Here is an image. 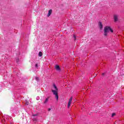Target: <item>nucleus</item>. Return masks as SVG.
I'll list each match as a JSON object with an SVG mask.
<instances>
[{"label":"nucleus","instance_id":"nucleus-15","mask_svg":"<svg viewBox=\"0 0 124 124\" xmlns=\"http://www.w3.org/2000/svg\"><path fill=\"white\" fill-rule=\"evenodd\" d=\"M35 116H37V114H32L33 117H35Z\"/></svg>","mask_w":124,"mask_h":124},{"label":"nucleus","instance_id":"nucleus-8","mask_svg":"<svg viewBox=\"0 0 124 124\" xmlns=\"http://www.w3.org/2000/svg\"><path fill=\"white\" fill-rule=\"evenodd\" d=\"M98 26L99 27L100 30H101L103 28L102 23H101V22H99Z\"/></svg>","mask_w":124,"mask_h":124},{"label":"nucleus","instance_id":"nucleus-18","mask_svg":"<svg viewBox=\"0 0 124 124\" xmlns=\"http://www.w3.org/2000/svg\"><path fill=\"white\" fill-rule=\"evenodd\" d=\"M48 111H51V108H48Z\"/></svg>","mask_w":124,"mask_h":124},{"label":"nucleus","instance_id":"nucleus-2","mask_svg":"<svg viewBox=\"0 0 124 124\" xmlns=\"http://www.w3.org/2000/svg\"><path fill=\"white\" fill-rule=\"evenodd\" d=\"M109 31L113 32V30H112L111 27L108 26H106L104 28V35H105L106 36H107L108 34V32H109Z\"/></svg>","mask_w":124,"mask_h":124},{"label":"nucleus","instance_id":"nucleus-6","mask_svg":"<svg viewBox=\"0 0 124 124\" xmlns=\"http://www.w3.org/2000/svg\"><path fill=\"white\" fill-rule=\"evenodd\" d=\"M55 69H56V70H58V71L60 70V69H61L60 68V66H59V65H55Z\"/></svg>","mask_w":124,"mask_h":124},{"label":"nucleus","instance_id":"nucleus-17","mask_svg":"<svg viewBox=\"0 0 124 124\" xmlns=\"http://www.w3.org/2000/svg\"><path fill=\"white\" fill-rule=\"evenodd\" d=\"M35 67H38V66L37 65V64H36L35 65Z\"/></svg>","mask_w":124,"mask_h":124},{"label":"nucleus","instance_id":"nucleus-1","mask_svg":"<svg viewBox=\"0 0 124 124\" xmlns=\"http://www.w3.org/2000/svg\"><path fill=\"white\" fill-rule=\"evenodd\" d=\"M53 87L55 90H52V92L53 93V94L55 95V98L57 101H58L59 100V95H58V88H57V86H56V85L55 84H53Z\"/></svg>","mask_w":124,"mask_h":124},{"label":"nucleus","instance_id":"nucleus-11","mask_svg":"<svg viewBox=\"0 0 124 124\" xmlns=\"http://www.w3.org/2000/svg\"><path fill=\"white\" fill-rule=\"evenodd\" d=\"M35 79L36 81H38V80H39V78H38V77H36Z\"/></svg>","mask_w":124,"mask_h":124},{"label":"nucleus","instance_id":"nucleus-9","mask_svg":"<svg viewBox=\"0 0 124 124\" xmlns=\"http://www.w3.org/2000/svg\"><path fill=\"white\" fill-rule=\"evenodd\" d=\"M39 57H42V52L41 51L39 52Z\"/></svg>","mask_w":124,"mask_h":124},{"label":"nucleus","instance_id":"nucleus-3","mask_svg":"<svg viewBox=\"0 0 124 124\" xmlns=\"http://www.w3.org/2000/svg\"><path fill=\"white\" fill-rule=\"evenodd\" d=\"M73 99V98L72 97L69 99V102L68 103V108H69L70 107V105H71Z\"/></svg>","mask_w":124,"mask_h":124},{"label":"nucleus","instance_id":"nucleus-10","mask_svg":"<svg viewBox=\"0 0 124 124\" xmlns=\"http://www.w3.org/2000/svg\"><path fill=\"white\" fill-rule=\"evenodd\" d=\"M33 122H37V118H32Z\"/></svg>","mask_w":124,"mask_h":124},{"label":"nucleus","instance_id":"nucleus-5","mask_svg":"<svg viewBox=\"0 0 124 124\" xmlns=\"http://www.w3.org/2000/svg\"><path fill=\"white\" fill-rule=\"evenodd\" d=\"M50 98V97H47L45 100L44 103V104H46L47 102H48V100H49V99Z\"/></svg>","mask_w":124,"mask_h":124},{"label":"nucleus","instance_id":"nucleus-4","mask_svg":"<svg viewBox=\"0 0 124 124\" xmlns=\"http://www.w3.org/2000/svg\"><path fill=\"white\" fill-rule=\"evenodd\" d=\"M52 9H50L48 11V13L47 14V17H50L51 16V15L52 14Z\"/></svg>","mask_w":124,"mask_h":124},{"label":"nucleus","instance_id":"nucleus-16","mask_svg":"<svg viewBox=\"0 0 124 124\" xmlns=\"http://www.w3.org/2000/svg\"><path fill=\"white\" fill-rule=\"evenodd\" d=\"M36 99H37V100H38L39 99V97H37L36 98Z\"/></svg>","mask_w":124,"mask_h":124},{"label":"nucleus","instance_id":"nucleus-13","mask_svg":"<svg viewBox=\"0 0 124 124\" xmlns=\"http://www.w3.org/2000/svg\"><path fill=\"white\" fill-rule=\"evenodd\" d=\"M115 115H116V113H112V117H114V116H115Z\"/></svg>","mask_w":124,"mask_h":124},{"label":"nucleus","instance_id":"nucleus-14","mask_svg":"<svg viewBox=\"0 0 124 124\" xmlns=\"http://www.w3.org/2000/svg\"><path fill=\"white\" fill-rule=\"evenodd\" d=\"M74 38H75V40H76V36L75 35H74Z\"/></svg>","mask_w":124,"mask_h":124},{"label":"nucleus","instance_id":"nucleus-12","mask_svg":"<svg viewBox=\"0 0 124 124\" xmlns=\"http://www.w3.org/2000/svg\"><path fill=\"white\" fill-rule=\"evenodd\" d=\"M25 104L26 105H29V102L28 101H26Z\"/></svg>","mask_w":124,"mask_h":124},{"label":"nucleus","instance_id":"nucleus-7","mask_svg":"<svg viewBox=\"0 0 124 124\" xmlns=\"http://www.w3.org/2000/svg\"><path fill=\"white\" fill-rule=\"evenodd\" d=\"M114 19L115 22H117V21H118V16L114 15Z\"/></svg>","mask_w":124,"mask_h":124}]
</instances>
